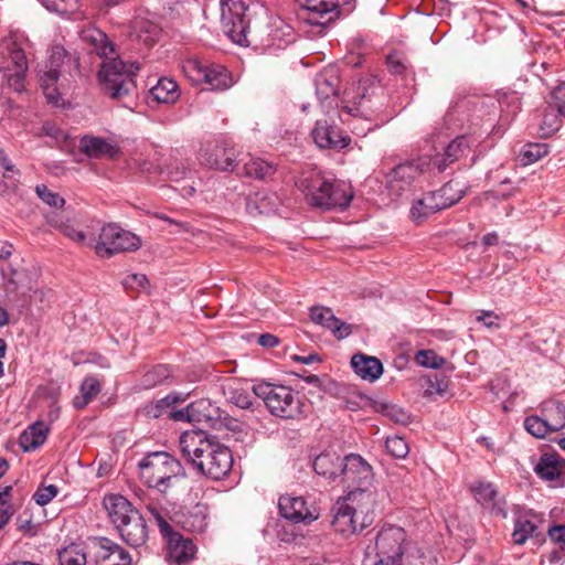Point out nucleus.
<instances>
[{"label": "nucleus", "mask_w": 565, "mask_h": 565, "mask_svg": "<svg viewBox=\"0 0 565 565\" xmlns=\"http://www.w3.org/2000/svg\"><path fill=\"white\" fill-rule=\"evenodd\" d=\"M81 39L90 46L92 52L104 58L98 78L105 93L114 99L130 94L136 88V71L132 70V65L128 66L120 58L113 56L115 50L107 35L96 28H88L82 31Z\"/></svg>", "instance_id": "nucleus-1"}, {"label": "nucleus", "mask_w": 565, "mask_h": 565, "mask_svg": "<svg viewBox=\"0 0 565 565\" xmlns=\"http://www.w3.org/2000/svg\"><path fill=\"white\" fill-rule=\"evenodd\" d=\"M179 446L182 457L201 475L211 479H222L232 468L233 458L230 449L203 430L183 433Z\"/></svg>", "instance_id": "nucleus-2"}, {"label": "nucleus", "mask_w": 565, "mask_h": 565, "mask_svg": "<svg viewBox=\"0 0 565 565\" xmlns=\"http://www.w3.org/2000/svg\"><path fill=\"white\" fill-rule=\"evenodd\" d=\"M297 185L305 194L308 204L323 210L347 207L353 198L348 184L331 181L317 172L302 175Z\"/></svg>", "instance_id": "nucleus-3"}, {"label": "nucleus", "mask_w": 565, "mask_h": 565, "mask_svg": "<svg viewBox=\"0 0 565 565\" xmlns=\"http://www.w3.org/2000/svg\"><path fill=\"white\" fill-rule=\"evenodd\" d=\"M139 469L145 482L161 493H168L184 480L182 465L164 451L147 455L139 462Z\"/></svg>", "instance_id": "nucleus-4"}, {"label": "nucleus", "mask_w": 565, "mask_h": 565, "mask_svg": "<svg viewBox=\"0 0 565 565\" xmlns=\"http://www.w3.org/2000/svg\"><path fill=\"white\" fill-rule=\"evenodd\" d=\"M406 546L407 535L404 529L384 526L365 546L363 565H402Z\"/></svg>", "instance_id": "nucleus-5"}, {"label": "nucleus", "mask_w": 565, "mask_h": 565, "mask_svg": "<svg viewBox=\"0 0 565 565\" xmlns=\"http://www.w3.org/2000/svg\"><path fill=\"white\" fill-rule=\"evenodd\" d=\"M253 393L273 416L295 419L302 414L301 398L290 386L262 382L253 386Z\"/></svg>", "instance_id": "nucleus-6"}, {"label": "nucleus", "mask_w": 565, "mask_h": 565, "mask_svg": "<svg viewBox=\"0 0 565 565\" xmlns=\"http://www.w3.org/2000/svg\"><path fill=\"white\" fill-rule=\"evenodd\" d=\"M147 509L157 521L160 532L167 540V561L170 565H186L195 555V545L190 539L174 532L166 521L160 510L152 503H147Z\"/></svg>", "instance_id": "nucleus-7"}, {"label": "nucleus", "mask_w": 565, "mask_h": 565, "mask_svg": "<svg viewBox=\"0 0 565 565\" xmlns=\"http://www.w3.org/2000/svg\"><path fill=\"white\" fill-rule=\"evenodd\" d=\"M141 247L138 235L115 224L102 227L95 252L100 257H110L118 253L136 252Z\"/></svg>", "instance_id": "nucleus-8"}, {"label": "nucleus", "mask_w": 565, "mask_h": 565, "mask_svg": "<svg viewBox=\"0 0 565 565\" xmlns=\"http://www.w3.org/2000/svg\"><path fill=\"white\" fill-rule=\"evenodd\" d=\"M221 28L234 42L248 45L249 21L246 18V0H221Z\"/></svg>", "instance_id": "nucleus-9"}, {"label": "nucleus", "mask_w": 565, "mask_h": 565, "mask_svg": "<svg viewBox=\"0 0 565 565\" xmlns=\"http://www.w3.org/2000/svg\"><path fill=\"white\" fill-rule=\"evenodd\" d=\"M431 170V160L429 156H423L416 160L401 163L394 167L386 174V189L390 195L401 196L408 191L415 181L425 172Z\"/></svg>", "instance_id": "nucleus-10"}, {"label": "nucleus", "mask_w": 565, "mask_h": 565, "mask_svg": "<svg viewBox=\"0 0 565 565\" xmlns=\"http://www.w3.org/2000/svg\"><path fill=\"white\" fill-rule=\"evenodd\" d=\"M71 61V56L66 50L61 45H54L51 50V55L47 64L39 71L40 85L43 94L49 103L58 105L61 100V94L56 86L60 77L61 67L65 60Z\"/></svg>", "instance_id": "nucleus-11"}, {"label": "nucleus", "mask_w": 565, "mask_h": 565, "mask_svg": "<svg viewBox=\"0 0 565 565\" xmlns=\"http://www.w3.org/2000/svg\"><path fill=\"white\" fill-rule=\"evenodd\" d=\"M340 478L348 489L369 487L373 480L372 468L361 456L351 454L342 459Z\"/></svg>", "instance_id": "nucleus-12"}, {"label": "nucleus", "mask_w": 565, "mask_h": 565, "mask_svg": "<svg viewBox=\"0 0 565 565\" xmlns=\"http://www.w3.org/2000/svg\"><path fill=\"white\" fill-rule=\"evenodd\" d=\"M300 11L299 18L311 25H324L329 23L337 14V7L329 0H296Z\"/></svg>", "instance_id": "nucleus-13"}, {"label": "nucleus", "mask_w": 565, "mask_h": 565, "mask_svg": "<svg viewBox=\"0 0 565 565\" xmlns=\"http://www.w3.org/2000/svg\"><path fill=\"white\" fill-rule=\"evenodd\" d=\"M355 507H351L348 501H341L340 499L335 502L332 512L333 519L331 525L333 530L343 536H350L362 532L366 524L359 522V514L354 511Z\"/></svg>", "instance_id": "nucleus-14"}, {"label": "nucleus", "mask_w": 565, "mask_h": 565, "mask_svg": "<svg viewBox=\"0 0 565 565\" xmlns=\"http://www.w3.org/2000/svg\"><path fill=\"white\" fill-rule=\"evenodd\" d=\"M278 507L280 514L294 523H310L318 519L316 510L309 509L301 497L282 495L279 498Z\"/></svg>", "instance_id": "nucleus-15"}, {"label": "nucleus", "mask_w": 565, "mask_h": 565, "mask_svg": "<svg viewBox=\"0 0 565 565\" xmlns=\"http://www.w3.org/2000/svg\"><path fill=\"white\" fill-rule=\"evenodd\" d=\"M471 491L475 494L476 500L491 514L507 516L505 501L501 498L490 482L477 481L472 484Z\"/></svg>", "instance_id": "nucleus-16"}, {"label": "nucleus", "mask_w": 565, "mask_h": 565, "mask_svg": "<svg viewBox=\"0 0 565 565\" xmlns=\"http://www.w3.org/2000/svg\"><path fill=\"white\" fill-rule=\"evenodd\" d=\"M316 145L321 149H343L349 142L350 138L342 135L327 120H318L311 132Z\"/></svg>", "instance_id": "nucleus-17"}, {"label": "nucleus", "mask_w": 565, "mask_h": 565, "mask_svg": "<svg viewBox=\"0 0 565 565\" xmlns=\"http://www.w3.org/2000/svg\"><path fill=\"white\" fill-rule=\"evenodd\" d=\"M199 160L203 166L222 171H234L237 168L234 152L220 146L205 148L200 151Z\"/></svg>", "instance_id": "nucleus-18"}, {"label": "nucleus", "mask_w": 565, "mask_h": 565, "mask_svg": "<svg viewBox=\"0 0 565 565\" xmlns=\"http://www.w3.org/2000/svg\"><path fill=\"white\" fill-rule=\"evenodd\" d=\"M311 320L332 331L338 339H344L351 333V326L341 322L328 307L315 306L310 309Z\"/></svg>", "instance_id": "nucleus-19"}, {"label": "nucleus", "mask_w": 565, "mask_h": 565, "mask_svg": "<svg viewBox=\"0 0 565 565\" xmlns=\"http://www.w3.org/2000/svg\"><path fill=\"white\" fill-rule=\"evenodd\" d=\"M117 530L122 540L135 547L143 545L148 539V529L139 511L130 514V519L118 526Z\"/></svg>", "instance_id": "nucleus-20"}, {"label": "nucleus", "mask_w": 565, "mask_h": 565, "mask_svg": "<svg viewBox=\"0 0 565 565\" xmlns=\"http://www.w3.org/2000/svg\"><path fill=\"white\" fill-rule=\"evenodd\" d=\"M103 504L116 529L129 520L130 514L138 512V510L120 494L105 495Z\"/></svg>", "instance_id": "nucleus-21"}, {"label": "nucleus", "mask_w": 565, "mask_h": 565, "mask_svg": "<svg viewBox=\"0 0 565 565\" xmlns=\"http://www.w3.org/2000/svg\"><path fill=\"white\" fill-rule=\"evenodd\" d=\"M160 29L148 19L137 17L129 26V38L145 46H151L159 38Z\"/></svg>", "instance_id": "nucleus-22"}, {"label": "nucleus", "mask_w": 565, "mask_h": 565, "mask_svg": "<svg viewBox=\"0 0 565 565\" xmlns=\"http://www.w3.org/2000/svg\"><path fill=\"white\" fill-rule=\"evenodd\" d=\"M354 372L364 381L373 383L383 374V364L375 356L363 353L354 354L351 359Z\"/></svg>", "instance_id": "nucleus-23"}, {"label": "nucleus", "mask_w": 565, "mask_h": 565, "mask_svg": "<svg viewBox=\"0 0 565 565\" xmlns=\"http://www.w3.org/2000/svg\"><path fill=\"white\" fill-rule=\"evenodd\" d=\"M469 150L468 141L465 137H458L449 142L443 153L436 154L431 160V167L437 168L439 172L444 171L450 163L457 161Z\"/></svg>", "instance_id": "nucleus-24"}, {"label": "nucleus", "mask_w": 565, "mask_h": 565, "mask_svg": "<svg viewBox=\"0 0 565 565\" xmlns=\"http://www.w3.org/2000/svg\"><path fill=\"white\" fill-rule=\"evenodd\" d=\"M535 472L546 481L565 478V460L558 455L544 454L541 456Z\"/></svg>", "instance_id": "nucleus-25"}, {"label": "nucleus", "mask_w": 565, "mask_h": 565, "mask_svg": "<svg viewBox=\"0 0 565 565\" xmlns=\"http://www.w3.org/2000/svg\"><path fill=\"white\" fill-rule=\"evenodd\" d=\"M340 500L348 501L351 507H355L354 511L358 514H367L376 504L375 493L367 487L352 488L348 494Z\"/></svg>", "instance_id": "nucleus-26"}, {"label": "nucleus", "mask_w": 565, "mask_h": 565, "mask_svg": "<svg viewBox=\"0 0 565 565\" xmlns=\"http://www.w3.org/2000/svg\"><path fill=\"white\" fill-rule=\"evenodd\" d=\"M47 434L49 427L43 422H35L20 435V446L24 451H33L44 444Z\"/></svg>", "instance_id": "nucleus-27"}, {"label": "nucleus", "mask_w": 565, "mask_h": 565, "mask_svg": "<svg viewBox=\"0 0 565 565\" xmlns=\"http://www.w3.org/2000/svg\"><path fill=\"white\" fill-rule=\"evenodd\" d=\"M342 459L335 452H322L313 460V470L330 480L340 477Z\"/></svg>", "instance_id": "nucleus-28"}, {"label": "nucleus", "mask_w": 565, "mask_h": 565, "mask_svg": "<svg viewBox=\"0 0 565 565\" xmlns=\"http://www.w3.org/2000/svg\"><path fill=\"white\" fill-rule=\"evenodd\" d=\"M204 73L202 84L207 85L210 89L224 90L233 84L231 74L222 65L207 64Z\"/></svg>", "instance_id": "nucleus-29"}, {"label": "nucleus", "mask_w": 565, "mask_h": 565, "mask_svg": "<svg viewBox=\"0 0 565 565\" xmlns=\"http://www.w3.org/2000/svg\"><path fill=\"white\" fill-rule=\"evenodd\" d=\"M79 147L84 153L93 158L114 157L118 152L115 145L98 137L82 138Z\"/></svg>", "instance_id": "nucleus-30"}, {"label": "nucleus", "mask_w": 565, "mask_h": 565, "mask_svg": "<svg viewBox=\"0 0 565 565\" xmlns=\"http://www.w3.org/2000/svg\"><path fill=\"white\" fill-rule=\"evenodd\" d=\"M150 95L158 103L174 104L180 97V90L175 81L163 77L150 89Z\"/></svg>", "instance_id": "nucleus-31"}, {"label": "nucleus", "mask_w": 565, "mask_h": 565, "mask_svg": "<svg viewBox=\"0 0 565 565\" xmlns=\"http://www.w3.org/2000/svg\"><path fill=\"white\" fill-rule=\"evenodd\" d=\"M246 177L266 180L276 173V167L260 158L249 156L243 163L242 172Z\"/></svg>", "instance_id": "nucleus-32"}, {"label": "nucleus", "mask_w": 565, "mask_h": 565, "mask_svg": "<svg viewBox=\"0 0 565 565\" xmlns=\"http://www.w3.org/2000/svg\"><path fill=\"white\" fill-rule=\"evenodd\" d=\"M184 399L185 397L181 394L172 393L157 402H151L145 405L141 412L147 418H159L164 414L168 415L170 407L178 403L184 402Z\"/></svg>", "instance_id": "nucleus-33"}, {"label": "nucleus", "mask_w": 565, "mask_h": 565, "mask_svg": "<svg viewBox=\"0 0 565 565\" xmlns=\"http://www.w3.org/2000/svg\"><path fill=\"white\" fill-rule=\"evenodd\" d=\"M339 77L333 70H326L321 72L316 78V93L317 96L326 100L331 96L338 94Z\"/></svg>", "instance_id": "nucleus-34"}, {"label": "nucleus", "mask_w": 565, "mask_h": 565, "mask_svg": "<svg viewBox=\"0 0 565 565\" xmlns=\"http://www.w3.org/2000/svg\"><path fill=\"white\" fill-rule=\"evenodd\" d=\"M192 423H210L218 417V408L209 399H199L189 404Z\"/></svg>", "instance_id": "nucleus-35"}, {"label": "nucleus", "mask_w": 565, "mask_h": 565, "mask_svg": "<svg viewBox=\"0 0 565 565\" xmlns=\"http://www.w3.org/2000/svg\"><path fill=\"white\" fill-rule=\"evenodd\" d=\"M544 419L552 431H558L565 427V405L550 401L543 407Z\"/></svg>", "instance_id": "nucleus-36"}, {"label": "nucleus", "mask_w": 565, "mask_h": 565, "mask_svg": "<svg viewBox=\"0 0 565 565\" xmlns=\"http://www.w3.org/2000/svg\"><path fill=\"white\" fill-rule=\"evenodd\" d=\"M437 212V204L434 202V196L424 193L420 198L413 201L409 214L411 218L419 224Z\"/></svg>", "instance_id": "nucleus-37"}, {"label": "nucleus", "mask_w": 565, "mask_h": 565, "mask_svg": "<svg viewBox=\"0 0 565 565\" xmlns=\"http://www.w3.org/2000/svg\"><path fill=\"white\" fill-rule=\"evenodd\" d=\"M184 529L191 532H203L206 527V513L205 507L196 504L186 513L182 514V519L179 520Z\"/></svg>", "instance_id": "nucleus-38"}, {"label": "nucleus", "mask_w": 565, "mask_h": 565, "mask_svg": "<svg viewBox=\"0 0 565 565\" xmlns=\"http://www.w3.org/2000/svg\"><path fill=\"white\" fill-rule=\"evenodd\" d=\"M100 557L110 561L111 565H130V555L116 543L103 539L100 541Z\"/></svg>", "instance_id": "nucleus-39"}, {"label": "nucleus", "mask_w": 565, "mask_h": 565, "mask_svg": "<svg viewBox=\"0 0 565 565\" xmlns=\"http://www.w3.org/2000/svg\"><path fill=\"white\" fill-rule=\"evenodd\" d=\"M100 383L94 376H86L82 382L79 395L73 399L74 407L81 409L88 405L99 393Z\"/></svg>", "instance_id": "nucleus-40"}, {"label": "nucleus", "mask_w": 565, "mask_h": 565, "mask_svg": "<svg viewBox=\"0 0 565 565\" xmlns=\"http://www.w3.org/2000/svg\"><path fill=\"white\" fill-rule=\"evenodd\" d=\"M171 377V370L168 365L158 364L148 370L141 377L140 385L150 390L166 383Z\"/></svg>", "instance_id": "nucleus-41"}, {"label": "nucleus", "mask_w": 565, "mask_h": 565, "mask_svg": "<svg viewBox=\"0 0 565 565\" xmlns=\"http://www.w3.org/2000/svg\"><path fill=\"white\" fill-rule=\"evenodd\" d=\"M224 394L230 403L242 409H247L253 404L248 391L238 386L236 383L227 384L224 387Z\"/></svg>", "instance_id": "nucleus-42"}, {"label": "nucleus", "mask_w": 565, "mask_h": 565, "mask_svg": "<svg viewBox=\"0 0 565 565\" xmlns=\"http://www.w3.org/2000/svg\"><path fill=\"white\" fill-rule=\"evenodd\" d=\"M279 199L274 193H257L248 204L250 209L254 206L259 214L274 213L277 211Z\"/></svg>", "instance_id": "nucleus-43"}, {"label": "nucleus", "mask_w": 565, "mask_h": 565, "mask_svg": "<svg viewBox=\"0 0 565 565\" xmlns=\"http://www.w3.org/2000/svg\"><path fill=\"white\" fill-rule=\"evenodd\" d=\"M60 565H86V554L78 545H70L58 552Z\"/></svg>", "instance_id": "nucleus-44"}, {"label": "nucleus", "mask_w": 565, "mask_h": 565, "mask_svg": "<svg viewBox=\"0 0 565 565\" xmlns=\"http://www.w3.org/2000/svg\"><path fill=\"white\" fill-rule=\"evenodd\" d=\"M561 116L562 115L557 113V108L553 107V105L548 103L540 125L543 136H550L559 129L562 124Z\"/></svg>", "instance_id": "nucleus-45"}, {"label": "nucleus", "mask_w": 565, "mask_h": 565, "mask_svg": "<svg viewBox=\"0 0 565 565\" xmlns=\"http://www.w3.org/2000/svg\"><path fill=\"white\" fill-rule=\"evenodd\" d=\"M207 63L200 61L199 58H189L182 65L184 75L195 85H201L204 81L203 75L205 74Z\"/></svg>", "instance_id": "nucleus-46"}, {"label": "nucleus", "mask_w": 565, "mask_h": 565, "mask_svg": "<svg viewBox=\"0 0 565 565\" xmlns=\"http://www.w3.org/2000/svg\"><path fill=\"white\" fill-rule=\"evenodd\" d=\"M524 428L536 438H545L547 434L552 431L544 417L536 415L527 416L524 419Z\"/></svg>", "instance_id": "nucleus-47"}, {"label": "nucleus", "mask_w": 565, "mask_h": 565, "mask_svg": "<svg viewBox=\"0 0 565 565\" xmlns=\"http://www.w3.org/2000/svg\"><path fill=\"white\" fill-rule=\"evenodd\" d=\"M416 362L425 367L438 370L444 366L446 360L431 350H420L415 356Z\"/></svg>", "instance_id": "nucleus-48"}, {"label": "nucleus", "mask_w": 565, "mask_h": 565, "mask_svg": "<svg viewBox=\"0 0 565 565\" xmlns=\"http://www.w3.org/2000/svg\"><path fill=\"white\" fill-rule=\"evenodd\" d=\"M547 146L545 143H529L522 151L523 164H532L547 154Z\"/></svg>", "instance_id": "nucleus-49"}, {"label": "nucleus", "mask_w": 565, "mask_h": 565, "mask_svg": "<svg viewBox=\"0 0 565 565\" xmlns=\"http://www.w3.org/2000/svg\"><path fill=\"white\" fill-rule=\"evenodd\" d=\"M385 447L393 457L399 459L405 458L409 451L408 444L399 436L387 437Z\"/></svg>", "instance_id": "nucleus-50"}, {"label": "nucleus", "mask_w": 565, "mask_h": 565, "mask_svg": "<svg viewBox=\"0 0 565 565\" xmlns=\"http://www.w3.org/2000/svg\"><path fill=\"white\" fill-rule=\"evenodd\" d=\"M536 530V526L534 523L525 520V521H518L515 523V527L512 534L513 542L515 544H523L527 540V537Z\"/></svg>", "instance_id": "nucleus-51"}, {"label": "nucleus", "mask_w": 565, "mask_h": 565, "mask_svg": "<svg viewBox=\"0 0 565 565\" xmlns=\"http://www.w3.org/2000/svg\"><path fill=\"white\" fill-rule=\"evenodd\" d=\"M42 2L51 11L67 14L76 10L78 0H42Z\"/></svg>", "instance_id": "nucleus-52"}, {"label": "nucleus", "mask_w": 565, "mask_h": 565, "mask_svg": "<svg viewBox=\"0 0 565 565\" xmlns=\"http://www.w3.org/2000/svg\"><path fill=\"white\" fill-rule=\"evenodd\" d=\"M35 192L39 198L47 205L53 207H62L65 203L64 199L57 193L52 192L46 185H36Z\"/></svg>", "instance_id": "nucleus-53"}, {"label": "nucleus", "mask_w": 565, "mask_h": 565, "mask_svg": "<svg viewBox=\"0 0 565 565\" xmlns=\"http://www.w3.org/2000/svg\"><path fill=\"white\" fill-rule=\"evenodd\" d=\"M448 190H450V186H441L437 191L427 192L429 196H434V202L437 204L438 212L456 204L457 196H452L451 199L446 196L444 198L445 192L447 193Z\"/></svg>", "instance_id": "nucleus-54"}, {"label": "nucleus", "mask_w": 565, "mask_h": 565, "mask_svg": "<svg viewBox=\"0 0 565 565\" xmlns=\"http://www.w3.org/2000/svg\"><path fill=\"white\" fill-rule=\"evenodd\" d=\"M57 492V487L53 484L40 487L33 494V499L39 505H45L56 497Z\"/></svg>", "instance_id": "nucleus-55"}, {"label": "nucleus", "mask_w": 565, "mask_h": 565, "mask_svg": "<svg viewBox=\"0 0 565 565\" xmlns=\"http://www.w3.org/2000/svg\"><path fill=\"white\" fill-rule=\"evenodd\" d=\"M53 226L57 228L60 232H62L66 237L71 238L74 242L77 243H84L86 239V235L84 232L75 228L70 223H54Z\"/></svg>", "instance_id": "nucleus-56"}, {"label": "nucleus", "mask_w": 565, "mask_h": 565, "mask_svg": "<svg viewBox=\"0 0 565 565\" xmlns=\"http://www.w3.org/2000/svg\"><path fill=\"white\" fill-rule=\"evenodd\" d=\"M386 64L392 74L401 75L407 70L405 57L398 52L390 54Z\"/></svg>", "instance_id": "nucleus-57"}, {"label": "nucleus", "mask_w": 565, "mask_h": 565, "mask_svg": "<svg viewBox=\"0 0 565 565\" xmlns=\"http://www.w3.org/2000/svg\"><path fill=\"white\" fill-rule=\"evenodd\" d=\"M402 565H436V561L430 555L417 550L415 553L406 554Z\"/></svg>", "instance_id": "nucleus-58"}, {"label": "nucleus", "mask_w": 565, "mask_h": 565, "mask_svg": "<svg viewBox=\"0 0 565 565\" xmlns=\"http://www.w3.org/2000/svg\"><path fill=\"white\" fill-rule=\"evenodd\" d=\"M548 103L557 108L558 114L565 116V82L552 92Z\"/></svg>", "instance_id": "nucleus-59"}, {"label": "nucleus", "mask_w": 565, "mask_h": 565, "mask_svg": "<svg viewBox=\"0 0 565 565\" xmlns=\"http://www.w3.org/2000/svg\"><path fill=\"white\" fill-rule=\"evenodd\" d=\"M148 279L143 274H129L122 279L126 289L139 290L147 286Z\"/></svg>", "instance_id": "nucleus-60"}, {"label": "nucleus", "mask_w": 565, "mask_h": 565, "mask_svg": "<svg viewBox=\"0 0 565 565\" xmlns=\"http://www.w3.org/2000/svg\"><path fill=\"white\" fill-rule=\"evenodd\" d=\"M190 171L183 162L174 160L167 168V174L171 181L183 180Z\"/></svg>", "instance_id": "nucleus-61"}, {"label": "nucleus", "mask_w": 565, "mask_h": 565, "mask_svg": "<svg viewBox=\"0 0 565 565\" xmlns=\"http://www.w3.org/2000/svg\"><path fill=\"white\" fill-rule=\"evenodd\" d=\"M500 317L494 311L483 310L476 316V321L482 323L488 329H499Z\"/></svg>", "instance_id": "nucleus-62"}, {"label": "nucleus", "mask_w": 565, "mask_h": 565, "mask_svg": "<svg viewBox=\"0 0 565 565\" xmlns=\"http://www.w3.org/2000/svg\"><path fill=\"white\" fill-rule=\"evenodd\" d=\"M10 63L12 64L11 71H18L20 73H25L28 70L25 54L20 49H14L11 51Z\"/></svg>", "instance_id": "nucleus-63"}, {"label": "nucleus", "mask_w": 565, "mask_h": 565, "mask_svg": "<svg viewBox=\"0 0 565 565\" xmlns=\"http://www.w3.org/2000/svg\"><path fill=\"white\" fill-rule=\"evenodd\" d=\"M25 73H20L18 71H11L10 65L6 67L4 77L8 82V85L13 88L15 92H20L23 88Z\"/></svg>", "instance_id": "nucleus-64"}]
</instances>
